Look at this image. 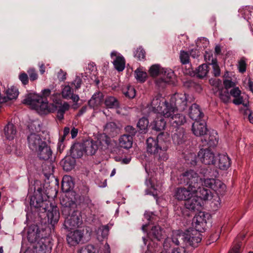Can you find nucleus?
<instances>
[{
    "label": "nucleus",
    "instance_id": "nucleus-25",
    "mask_svg": "<svg viewBox=\"0 0 253 253\" xmlns=\"http://www.w3.org/2000/svg\"><path fill=\"white\" fill-rule=\"evenodd\" d=\"M83 237L81 231L77 230L67 237V241L70 246H75L79 243Z\"/></svg>",
    "mask_w": 253,
    "mask_h": 253
},
{
    "label": "nucleus",
    "instance_id": "nucleus-11",
    "mask_svg": "<svg viewBox=\"0 0 253 253\" xmlns=\"http://www.w3.org/2000/svg\"><path fill=\"white\" fill-rule=\"evenodd\" d=\"M218 141L217 133L213 130L209 131L201 139L202 146L208 147V148H214L217 145Z\"/></svg>",
    "mask_w": 253,
    "mask_h": 253
},
{
    "label": "nucleus",
    "instance_id": "nucleus-47",
    "mask_svg": "<svg viewBox=\"0 0 253 253\" xmlns=\"http://www.w3.org/2000/svg\"><path fill=\"white\" fill-rule=\"evenodd\" d=\"M123 93L126 97L133 98L135 96V90L134 88L130 85L127 86L126 88L123 89Z\"/></svg>",
    "mask_w": 253,
    "mask_h": 253
},
{
    "label": "nucleus",
    "instance_id": "nucleus-27",
    "mask_svg": "<svg viewBox=\"0 0 253 253\" xmlns=\"http://www.w3.org/2000/svg\"><path fill=\"white\" fill-rule=\"evenodd\" d=\"M151 240L160 241L163 238V229L159 225L154 226L148 234Z\"/></svg>",
    "mask_w": 253,
    "mask_h": 253
},
{
    "label": "nucleus",
    "instance_id": "nucleus-48",
    "mask_svg": "<svg viewBox=\"0 0 253 253\" xmlns=\"http://www.w3.org/2000/svg\"><path fill=\"white\" fill-rule=\"evenodd\" d=\"M56 104L55 105L57 106V110L56 111H58L59 113H61L63 115H64L65 112L69 110L70 108L69 104L66 102H64L62 104L61 103H59L58 102H57Z\"/></svg>",
    "mask_w": 253,
    "mask_h": 253
},
{
    "label": "nucleus",
    "instance_id": "nucleus-5",
    "mask_svg": "<svg viewBox=\"0 0 253 253\" xmlns=\"http://www.w3.org/2000/svg\"><path fill=\"white\" fill-rule=\"evenodd\" d=\"M33 151L35 155L42 160L47 161L52 156V151L50 147L47 143L42 140L41 136L33 133Z\"/></svg>",
    "mask_w": 253,
    "mask_h": 253
},
{
    "label": "nucleus",
    "instance_id": "nucleus-29",
    "mask_svg": "<svg viewBox=\"0 0 253 253\" xmlns=\"http://www.w3.org/2000/svg\"><path fill=\"white\" fill-rule=\"evenodd\" d=\"M74 187V183L71 176L65 175L63 176L61 183V189L65 193L72 192Z\"/></svg>",
    "mask_w": 253,
    "mask_h": 253
},
{
    "label": "nucleus",
    "instance_id": "nucleus-42",
    "mask_svg": "<svg viewBox=\"0 0 253 253\" xmlns=\"http://www.w3.org/2000/svg\"><path fill=\"white\" fill-rule=\"evenodd\" d=\"M62 163L63 169L67 171L72 170L75 165V160L73 158H66Z\"/></svg>",
    "mask_w": 253,
    "mask_h": 253
},
{
    "label": "nucleus",
    "instance_id": "nucleus-34",
    "mask_svg": "<svg viewBox=\"0 0 253 253\" xmlns=\"http://www.w3.org/2000/svg\"><path fill=\"white\" fill-rule=\"evenodd\" d=\"M193 193H196L197 196L199 199L203 200H208L209 198L211 196V193L210 190L205 188L204 187L200 186L197 189V191L193 192Z\"/></svg>",
    "mask_w": 253,
    "mask_h": 253
},
{
    "label": "nucleus",
    "instance_id": "nucleus-46",
    "mask_svg": "<svg viewBox=\"0 0 253 253\" xmlns=\"http://www.w3.org/2000/svg\"><path fill=\"white\" fill-rule=\"evenodd\" d=\"M146 52L145 50L139 46L134 51V56L136 58L138 61H144L145 60Z\"/></svg>",
    "mask_w": 253,
    "mask_h": 253
},
{
    "label": "nucleus",
    "instance_id": "nucleus-26",
    "mask_svg": "<svg viewBox=\"0 0 253 253\" xmlns=\"http://www.w3.org/2000/svg\"><path fill=\"white\" fill-rule=\"evenodd\" d=\"M189 116L190 118L195 121L201 120L204 114L201 112L200 106L196 104H193L189 108Z\"/></svg>",
    "mask_w": 253,
    "mask_h": 253
},
{
    "label": "nucleus",
    "instance_id": "nucleus-40",
    "mask_svg": "<svg viewBox=\"0 0 253 253\" xmlns=\"http://www.w3.org/2000/svg\"><path fill=\"white\" fill-rule=\"evenodd\" d=\"M125 60L123 56H118L113 61L115 68L119 72L123 71L125 68Z\"/></svg>",
    "mask_w": 253,
    "mask_h": 253
},
{
    "label": "nucleus",
    "instance_id": "nucleus-53",
    "mask_svg": "<svg viewBox=\"0 0 253 253\" xmlns=\"http://www.w3.org/2000/svg\"><path fill=\"white\" fill-rule=\"evenodd\" d=\"M62 207V215L64 216L65 218L67 216H71L73 211L78 212V211L75 210L76 208H71V207L66 206Z\"/></svg>",
    "mask_w": 253,
    "mask_h": 253
},
{
    "label": "nucleus",
    "instance_id": "nucleus-10",
    "mask_svg": "<svg viewBox=\"0 0 253 253\" xmlns=\"http://www.w3.org/2000/svg\"><path fill=\"white\" fill-rule=\"evenodd\" d=\"M171 104H169V106H172L175 110L180 111H183L187 107V96L184 94H175L174 96L171 98Z\"/></svg>",
    "mask_w": 253,
    "mask_h": 253
},
{
    "label": "nucleus",
    "instance_id": "nucleus-43",
    "mask_svg": "<svg viewBox=\"0 0 253 253\" xmlns=\"http://www.w3.org/2000/svg\"><path fill=\"white\" fill-rule=\"evenodd\" d=\"M18 90L14 86H11L6 91V96L5 97L6 98V102L8 100H12L16 99L18 95Z\"/></svg>",
    "mask_w": 253,
    "mask_h": 253
},
{
    "label": "nucleus",
    "instance_id": "nucleus-21",
    "mask_svg": "<svg viewBox=\"0 0 253 253\" xmlns=\"http://www.w3.org/2000/svg\"><path fill=\"white\" fill-rule=\"evenodd\" d=\"M84 153L87 155H94L98 149L96 141L93 140H86L83 143Z\"/></svg>",
    "mask_w": 253,
    "mask_h": 253
},
{
    "label": "nucleus",
    "instance_id": "nucleus-56",
    "mask_svg": "<svg viewBox=\"0 0 253 253\" xmlns=\"http://www.w3.org/2000/svg\"><path fill=\"white\" fill-rule=\"evenodd\" d=\"M125 130L126 134H125L124 135H126L128 136L131 137L132 138L135 135L137 131L135 127L130 125L126 126L125 128Z\"/></svg>",
    "mask_w": 253,
    "mask_h": 253
},
{
    "label": "nucleus",
    "instance_id": "nucleus-31",
    "mask_svg": "<svg viewBox=\"0 0 253 253\" xmlns=\"http://www.w3.org/2000/svg\"><path fill=\"white\" fill-rule=\"evenodd\" d=\"M15 126L12 123H8L4 128V133L7 139H13L16 134Z\"/></svg>",
    "mask_w": 253,
    "mask_h": 253
},
{
    "label": "nucleus",
    "instance_id": "nucleus-13",
    "mask_svg": "<svg viewBox=\"0 0 253 253\" xmlns=\"http://www.w3.org/2000/svg\"><path fill=\"white\" fill-rule=\"evenodd\" d=\"M78 211H73L71 216L65 217L63 225L68 231L73 230L80 225V218L78 215Z\"/></svg>",
    "mask_w": 253,
    "mask_h": 253
},
{
    "label": "nucleus",
    "instance_id": "nucleus-57",
    "mask_svg": "<svg viewBox=\"0 0 253 253\" xmlns=\"http://www.w3.org/2000/svg\"><path fill=\"white\" fill-rule=\"evenodd\" d=\"M106 134L107 133H103L100 135L99 140L101 144L108 146L110 144L111 139Z\"/></svg>",
    "mask_w": 253,
    "mask_h": 253
},
{
    "label": "nucleus",
    "instance_id": "nucleus-54",
    "mask_svg": "<svg viewBox=\"0 0 253 253\" xmlns=\"http://www.w3.org/2000/svg\"><path fill=\"white\" fill-rule=\"evenodd\" d=\"M179 58L182 64H187L189 63V54L184 50H181Z\"/></svg>",
    "mask_w": 253,
    "mask_h": 253
},
{
    "label": "nucleus",
    "instance_id": "nucleus-49",
    "mask_svg": "<svg viewBox=\"0 0 253 253\" xmlns=\"http://www.w3.org/2000/svg\"><path fill=\"white\" fill-rule=\"evenodd\" d=\"M74 93L73 89L69 85H65L62 89V95L63 98L69 99L70 96Z\"/></svg>",
    "mask_w": 253,
    "mask_h": 253
},
{
    "label": "nucleus",
    "instance_id": "nucleus-60",
    "mask_svg": "<svg viewBox=\"0 0 253 253\" xmlns=\"http://www.w3.org/2000/svg\"><path fill=\"white\" fill-rule=\"evenodd\" d=\"M184 86L188 88H195L201 89V86L199 84H198L191 80H189L185 82Z\"/></svg>",
    "mask_w": 253,
    "mask_h": 253
},
{
    "label": "nucleus",
    "instance_id": "nucleus-39",
    "mask_svg": "<svg viewBox=\"0 0 253 253\" xmlns=\"http://www.w3.org/2000/svg\"><path fill=\"white\" fill-rule=\"evenodd\" d=\"M23 233L24 234H27V240L28 241L29 244V246H28V244L26 243V239H24L22 243V249L23 250H25L24 253H28L30 251V246L32 245L31 232L29 231V229H26V228H25L23 230Z\"/></svg>",
    "mask_w": 253,
    "mask_h": 253
},
{
    "label": "nucleus",
    "instance_id": "nucleus-35",
    "mask_svg": "<svg viewBox=\"0 0 253 253\" xmlns=\"http://www.w3.org/2000/svg\"><path fill=\"white\" fill-rule=\"evenodd\" d=\"M149 125V121L146 117L140 118L137 123V127L138 131L140 133H146L148 131V126Z\"/></svg>",
    "mask_w": 253,
    "mask_h": 253
},
{
    "label": "nucleus",
    "instance_id": "nucleus-55",
    "mask_svg": "<svg viewBox=\"0 0 253 253\" xmlns=\"http://www.w3.org/2000/svg\"><path fill=\"white\" fill-rule=\"evenodd\" d=\"M215 181L216 179L214 178L205 179L204 181H203V185L202 186L210 188L213 190L215 187Z\"/></svg>",
    "mask_w": 253,
    "mask_h": 253
},
{
    "label": "nucleus",
    "instance_id": "nucleus-30",
    "mask_svg": "<svg viewBox=\"0 0 253 253\" xmlns=\"http://www.w3.org/2000/svg\"><path fill=\"white\" fill-rule=\"evenodd\" d=\"M231 165L230 159L227 155H218V166L220 169H227Z\"/></svg>",
    "mask_w": 253,
    "mask_h": 253
},
{
    "label": "nucleus",
    "instance_id": "nucleus-41",
    "mask_svg": "<svg viewBox=\"0 0 253 253\" xmlns=\"http://www.w3.org/2000/svg\"><path fill=\"white\" fill-rule=\"evenodd\" d=\"M164 71V68H161L159 64H154L149 68V73L151 77H156L159 75H161Z\"/></svg>",
    "mask_w": 253,
    "mask_h": 253
},
{
    "label": "nucleus",
    "instance_id": "nucleus-8",
    "mask_svg": "<svg viewBox=\"0 0 253 253\" xmlns=\"http://www.w3.org/2000/svg\"><path fill=\"white\" fill-rule=\"evenodd\" d=\"M160 147L161 159L163 162L166 161L168 159L169 156L167 153V150L170 147L171 143L169 137L167 134L164 133H160L157 137Z\"/></svg>",
    "mask_w": 253,
    "mask_h": 253
},
{
    "label": "nucleus",
    "instance_id": "nucleus-37",
    "mask_svg": "<svg viewBox=\"0 0 253 253\" xmlns=\"http://www.w3.org/2000/svg\"><path fill=\"white\" fill-rule=\"evenodd\" d=\"M166 122L163 117H158L153 121V129L160 131L165 129Z\"/></svg>",
    "mask_w": 253,
    "mask_h": 253
},
{
    "label": "nucleus",
    "instance_id": "nucleus-64",
    "mask_svg": "<svg viewBox=\"0 0 253 253\" xmlns=\"http://www.w3.org/2000/svg\"><path fill=\"white\" fill-rule=\"evenodd\" d=\"M229 94L230 96L231 95L234 98H236L241 95V90L237 87H234L233 88L231 89Z\"/></svg>",
    "mask_w": 253,
    "mask_h": 253
},
{
    "label": "nucleus",
    "instance_id": "nucleus-23",
    "mask_svg": "<svg viewBox=\"0 0 253 253\" xmlns=\"http://www.w3.org/2000/svg\"><path fill=\"white\" fill-rule=\"evenodd\" d=\"M70 155L74 159L81 158L84 153L83 143H75L71 147Z\"/></svg>",
    "mask_w": 253,
    "mask_h": 253
},
{
    "label": "nucleus",
    "instance_id": "nucleus-45",
    "mask_svg": "<svg viewBox=\"0 0 253 253\" xmlns=\"http://www.w3.org/2000/svg\"><path fill=\"white\" fill-rule=\"evenodd\" d=\"M134 74L136 80L141 83H144L147 78V73L139 68L134 71Z\"/></svg>",
    "mask_w": 253,
    "mask_h": 253
},
{
    "label": "nucleus",
    "instance_id": "nucleus-22",
    "mask_svg": "<svg viewBox=\"0 0 253 253\" xmlns=\"http://www.w3.org/2000/svg\"><path fill=\"white\" fill-rule=\"evenodd\" d=\"M172 139L173 143L177 145L184 143L187 139V136L184 129L179 128L176 129L172 135Z\"/></svg>",
    "mask_w": 253,
    "mask_h": 253
},
{
    "label": "nucleus",
    "instance_id": "nucleus-52",
    "mask_svg": "<svg viewBox=\"0 0 253 253\" xmlns=\"http://www.w3.org/2000/svg\"><path fill=\"white\" fill-rule=\"evenodd\" d=\"M209 65H212L214 76L218 77L220 75V69L217 64L216 59H213L212 58L211 60V63L209 64Z\"/></svg>",
    "mask_w": 253,
    "mask_h": 253
},
{
    "label": "nucleus",
    "instance_id": "nucleus-36",
    "mask_svg": "<svg viewBox=\"0 0 253 253\" xmlns=\"http://www.w3.org/2000/svg\"><path fill=\"white\" fill-rule=\"evenodd\" d=\"M209 71V66L207 64H203L199 66L194 72V75L202 79L205 77Z\"/></svg>",
    "mask_w": 253,
    "mask_h": 253
},
{
    "label": "nucleus",
    "instance_id": "nucleus-18",
    "mask_svg": "<svg viewBox=\"0 0 253 253\" xmlns=\"http://www.w3.org/2000/svg\"><path fill=\"white\" fill-rule=\"evenodd\" d=\"M174 112L175 111H173L171 112V115L169 116L170 117L169 122L172 126L176 127L184 125L186 123V120L183 114L180 113L174 114Z\"/></svg>",
    "mask_w": 253,
    "mask_h": 253
},
{
    "label": "nucleus",
    "instance_id": "nucleus-17",
    "mask_svg": "<svg viewBox=\"0 0 253 253\" xmlns=\"http://www.w3.org/2000/svg\"><path fill=\"white\" fill-rule=\"evenodd\" d=\"M192 190L190 188L178 187L175 189L174 198L178 201H186L192 196Z\"/></svg>",
    "mask_w": 253,
    "mask_h": 253
},
{
    "label": "nucleus",
    "instance_id": "nucleus-15",
    "mask_svg": "<svg viewBox=\"0 0 253 253\" xmlns=\"http://www.w3.org/2000/svg\"><path fill=\"white\" fill-rule=\"evenodd\" d=\"M175 78L174 72L171 70L164 69L161 77L156 80V84L158 86H163L166 84H173Z\"/></svg>",
    "mask_w": 253,
    "mask_h": 253
},
{
    "label": "nucleus",
    "instance_id": "nucleus-59",
    "mask_svg": "<svg viewBox=\"0 0 253 253\" xmlns=\"http://www.w3.org/2000/svg\"><path fill=\"white\" fill-rule=\"evenodd\" d=\"M109 226L107 225L102 226L98 230L99 233L100 232H101V236L103 238H106L108 236V234H109Z\"/></svg>",
    "mask_w": 253,
    "mask_h": 253
},
{
    "label": "nucleus",
    "instance_id": "nucleus-7",
    "mask_svg": "<svg viewBox=\"0 0 253 253\" xmlns=\"http://www.w3.org/2000/svg\"><path fill=\"white\" fill-rule=\"evenodd\" d=\"M51 247L46 236H40V231L37 229L36 236L33 241V253H50Z\"/></svg>",
    "mask_w": 253,
    "mask_h": 253
},
{
    "label": "nucleus",
    "instance_id": "nucleus-32",
    "mask_svg": "<svg viewBox=\"0 0 253 253\" xmlns=\"http://www.w3.org/2000/svg\"><path fill=\"white\" fill-rule=\"evenodd\" d=\"M133 138L126 135H123L119 139V145L121 147L128 149L132 147Z\"/></svg>",
    "mask_w": 253,
    "mask_h": 253
},
{
    "label": "nucleus",
    "instance_id": "nucleus-4",
    "mask_svg": "<svg viewBox=\"0 0 253 253\" xmlns=\"http://www.w3.org/2000/svg\"><path fill=\"white\" fill-rule=\"evenodd\" d=\"M178 183L187 186L192 192H195L203 185V179L193 170H187L181 173L178 178Z\"/></svg>",
    "mask_w": 253,
    "mask_h": 253
},
{
    "label": "nucleus",
    "instance_id": "nucleus-3",
    "mask_svg": "<svg viewBox=\"0 0 253 253\" xmlns=\"http://www.w3.org/2000/svg\"><path fill=\"white\" fill-rule=\"evenodd\" d=\"M211 215L208 213L200 212L193 219L192 225L194 228L188 230L186 232V236L188 240H190V237L196 236L197 240L201 241V233L205 231L207 226V220L210 219Z\"/></svg>",
    "mask_w": 253,
    "mask_h": 253
},
{
    "label": "nucleus",
    "instance_id": "nucleus-50",
    "mask_svg": "<svg viewBox=\"0 0 253 253\" xmlns=\"http://www.w3.org/2000/svg\"><path fill=\"white\" fill-rule=\"evenodd\" d=\"M78 253H95V249L93 245L88 244L82 247Z\"/></svg>",
    "mask_w": 253,
    "mask_h": 253
},
{
    "label": "nucleus",
    "instance_id": "nucleus-58",
    "mask_svg": "<svg viewBox=\"0 0 253 253\" xmlns=\"http://www.w3.org/2000/svg\"><path fill=\"white\" fill-rule=\"evenodd\" d=\"M190 238L191 239H190V240H186V245H189L193 247H196L198 246V243L201 241L197 240L196 236L190 237Z\"/></svg>",
    "mask_w": 253,
    "mask_h": 253
},
{
    "label": "nucleus",
    "instance_id": "nucleus-28",
    "mask_svg": "<svg viewBox=\"0 0 253 253\" xmlns=\"http://www.w3.org/2000/svg\"><path fill=\"white\" fill-rule=\"evenodd\" d=\"M245 237V234L238 235L233 242L231 250L228 253H240L243 252L244 251L242 250L243 243L241 241L243 240Z\"/></svg>",
    "mask_w": 253,
    "mask_h": 253
},
{
    "label": "nucleus",
    "instance_id": "nucleus-61",
    "mask_svg": "<svg viewBox=\"0 0 253 253\" xmlns=\"http://www.w3.org/2000/svg\"><path fill=\"white\" fill-rule=\"evenodd\" d=\"M25 105L29 106L30 108L32 107V94L29 93L25 96V98L22 101Z\"/></svg>",
    "mask_w": 253,
    "mask_h": 253
},
{
    "label": "nucleus",
    "instance_id": "nucleus-44",
    "mask_svg": "<svg viewBox=\"0 0 253 253\" xmlns=\"http://www.w3.org/2000/svg\"><path fill=\"white\" fill-rule=\"evenodd\" d=\"M226 190V185L218 179H216L215 182L214 191L217 194L223 195Z\"/></svg>",
    "mask_w": 253,
    "mask_h": 253
},
{
    "label": "nucleus",
    "instance_id": "nucleus-19",
    "mask_svg": "<svg viewBox=\"0 0 253 253\" xmlns=\"http://www.w3.org/2000/svg\"><path fill=\"white\" fill-rule=\"evenodd\" d=\"M104 101L103 94L99 91L95 93L91 99L88 101V105L91 108L94 109L102 105Z\"/></svg>",
    "mask_w": 253,
    "mask_h": 253
},
{
    "label": "nucleus",
    "instance_id": "nucleus-6",
    "mask_svg": "<svg viewBox=\"0 0 253 253\" xmlns=\"http://www.w3.org/2000/svg\"><path fill=\"white\" fill-rule=\"evenodd\" d=\"M151 106L157 113L163 117H169L174 111L172 106H169L168 102L160 95H157L151 101Z\"/></svg>",
    "mask_w": 253,
    "mask_h": 253
},
{
    "label": "nucleus",
    "instance_id": "nucleus-12",
    "mask_svg": "<svg viewBox=\"0 0 253 253\" xmlns=\"http://www.w3.org/2000/svg\"><path fill=\"white\" fill-rule=\"evenodd\" d=\"M198 157L202 163L206 165H214L215 163L214 154L210 148L201 149L198 153Z\"/></svg>",
    "mask_w": 253,
    "mask_h": 253
},
{
    "label": "nucleus",
    "instance_id": "nucleus-63",
    "mask_svg": "<svg viewBox=\"0 0 253 253\" xmlns=\"http://www.w3.org/2000/svg\"><path fill=\"white\" fill-rule=\"evenodd\" d=\"M246 63L243 59H241L239 62L238 69L240 72L243 73L246 70Z\"/></svg>",
    "mask_w": 253,
    "mask_h": 253
},
{
    "label": "nucleus",
    "instance_id": "nucleus-33",
    "mask_svg": "<svg viewBox=\"0 0 253 253\" xmlns=\"http://www.w3.org/2000/svg\"><path fill=\"white\" fill-rule=\"evenodd\" d=\"M119 128L114 122H109L106 124L104 126V131L111 136H114L118 133Z\"/></svg>",
    "mask_w": 253,
    "mask_h": 253
},
{
    "label": "nucleus",
    "instance_id": "nucleus-9",
    "mask_svg": "<svg viewBox=\"0 0 253 253\" xmlns=\"http://www.w3.org/2000/svg\"><path fill=\"white\" fill-rule=\"evenodd\" d=\"M157 137L154 138L150 137L146 140V151L147 152L157 159L160 162H163L161 160V155L160 154V147Z\"/></svg>",
    "mask_w": 253,
    "mask_h": 253
},
{
    "label": "nucleus",
    "instance_id": "nucleus-1",
    "mask_svg": "<svg viewBox=\"0 0 253 253\" xmlns=\"http://www.w3.org/2000/svg\"><path fill=\"white\" fill-rule=\"evenodd\" d=\"M34 192L33 194V217L35 221L42 225L50 224L53 226L59 221L60 213L56 206L52 205L46 200L44 192L45 179H48L50 172H45L42 169V165L35 163Z\"/></svg>",
    "mask_w": 253,
    "mask_h": 253
},
{
    "label": "nucleus",
    "instance_id": "nucleus-24",
    "mask_svg": "<svg viewBox=\"0 0 253 253\" xmlns=\"http://www.w3.org/2000/svg\"><path fill=\"white\" fill-rule=\"evenodd\" d=\"M185 208L191 211H199L201 208L200 199L197 197H191L185 202Z\"/></svg>",
    "mask_w": 253,
    "mask_h": 253
},
{
    "label": "nucleus",
    "instance_id": "nucleus-2",
    "mask_svg": "<svg viewBox=\"0 0 253 253\" xmlns=\"http://www.w3.org/2000/svg\"><path fill=\"white\" fill-rule=\"evenodd\" d=\"M42 92L41 95L33 93V110H35L40 115H46L55 112L57 106L53 103L48 104L47 99V97L50 95L51 90L44 89Z\"/></svg>",
    "mask_w": 253,
    "mask_h": 253
},
{
    "label": "nucleus",
    "instance_id": "nucleus-20",
    "mask_svg": "<svg viewBox=\"0 0 253 253\" xmlns=\"http://www.w3.org/2000/svg\"><path fill=\"white\" fill-rule=\"evenodd\" d=\"M171 240L172 242L176 245L180 246L184 248L183 246L184 244L186 245V240L187 239L185 232L177 230L172 232Z\"/></svg>",
    "mask_w": 253,
    "mask_h": 253
},
{
    "label": "nucleus",
    "instance_id": "nucleus-14",
    "mask_svg": "<svg viewBox=\"0 0 253 253\" xmlns=\"http://www.w3.org/2000/svg\"><path fill=\"white\" fill-rule=\"evenodd\" d=\"M79 195L75 191L66 193L65 196L60 200V204L62 206L76 208Z\"/></svg>",
    "mask_w": 253,
    "mask_h": 253
},
{
    "label": "nucleus",
    "instance_id": "nucleus-16",
    "mask_svg": "<svg viewBox=\"0 0 253 253\" xmlns=\"http://www.w3.org/2000/svg\"><path fill=\"white\" fill-rule=\"evenodd\" d=\"M192 130L196 136L202 137L209 131L207 127L206 123L204 120L195 121L192 125Z\"/></svg>",
    "mask_w": 253,
    "mask_h": 253
},
{
    "label": "nucleus",
    "instance_id": "nucleus-38",
    "mask_svg": "<svg viewBox=\"0 0 253 253\" xmlns=\"http://www.w3.org/2000/svg\"><path fill=\"white\" fill-rule=\"evenodd\" d=\"M104 101L105 105L108 108H118L120 106L119 101L114 96H107Z\"/></svg>",
    "mask_w": 253,
    "mask_h": 253
},
{
    "label": "nucleus",
    "instance_id": "nucleus-51",
    "mask_svg": "<svg viewBox=\"0 0 253 253\" xmlns=\"http://www.w3.org/2000/svg\"><path fill=\"white\" fill-rule=\"evenodd\" d=\"M219 98L224 103H228L230 102V96L228 90H221L219 92Z\"/></svg>",
    "mask_w": 253,
    "mask_h": 253
},
{
    "label": "nucleus",
    "instance_id": "nucleus-62",
    "mask_svg": "<svg viewBox=\"0 0 253 253\" xmlns=\"http://www.w3.org/2000/svg\"><path fill=\"white\" fill-rule=\"evenodd\" d=\"M223 84L225 87V90H228L229 88L234 87L235 84L230 80H225L223 81Z\"/></svg>",
    "mask_w": 253,
    "mask_h": 253
}]
</instances>
